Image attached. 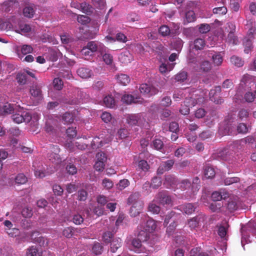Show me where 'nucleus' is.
I'll return each mask as SVG.
<instances>
[{
	"label": "nucleus",
	"instance_id": "1",
	"mask_svg": "<svg viewBox=\"0 0 256 256\" xmlns=\"http://www.w3.org/2000/svg\"><path fill=\"white\" fill-rule=\"evenodd\" d=\"M128 204L132 205L129 212L132 217L134 218L139 216L143 210L144 203L140 198V194L138 192L130 195L128 199Z\"/></svg>",
	"mask_w": 256,
	"mask_h": 256
},
{
	"label": "nucleus",
	"instance_id": "2",
	"mask_svg": "<svg viewBox=\"0 0 256 256\" xmlns=\"http://www.w3.org/2000/svg\"><path fill=\"white\" fill-rule=\"evenodd\" d=\"M240 86L246 90H252L256 88L254 78L248 74L244 76L240 81Z\"/></svg>",
	"mask_w": 256,
	"mask_h": 256
},
{
	"label": "nucleus",
	"instance_id": "3",
	"mask_svg": "<svg viewBox=\"0 0 256 256\" xmlns=\"http://www.w3.org/2000/svg\"><path fill=\"white\" fill-rule=\"evenodd\" d=\"M154 201L160 204H169L172 202L170 196L168 194L167 192L162 191L159 192L156 196Z\"/></svg>",
	"mask_w": 256,
	"mask_h": 256
},
{
	"label": "nucleus",
	"instance_id": "4",
	"mask_svg": "<svg viewBox=\"0 0 256 256\" xmlns=\"http://www.w3.org/2000/svg\"><path fill=\"white\" fill-rule=\"evenodd\" d=\"M139 90L140 93L148 96L155 95L158 92V88L154 86L148 85L146 84H140L139 88Z\"/></svg>",
	"mask_w": 256,
	"mask_h": 256
},
{
	"label": "nucleus",
	"instance_id": "5",
	"mask_svg": "<svg viewBox=\"0 0 256 256\" xmlns=\"http://www.w3.org/2000/svg\"><path fill=\"white\" fill-rule=\"evenodd\" d=\"M13 120L17 123L20 124L22 122H28L32 120V116L30 113L24 112L20 114H15L12 116Z\"/></svg>",
	"mask_w": 256,
	"mask_h": 256
},
{
	"label": "nucleus",
	"instance_id": "6",
	"mask_svg": "<svg viewBox=\"0 0 256 256\" xmlns=\"http://www.w3.org/2000/svg\"><path fill=\"white\" fill-rule=\"evenodd\" d=\"M221 92V87L220 86H216L214 89H212L209 92L210 99L216 104H221L224 102L223 99L220 98H216V96Z\"/></svg>",
	"mask_w": 256,
	"mask_h": 256
},
{
	"label": "nucleus",
	"instance_id": "7",
	"mask_svg": "<svg viewBox=\"0 0 256 256\" xmlns=\"http://www.w3.org/2000/svg\"><path fill=\"white\" fill-rule=\"evenodd\" d=\"M205 218V216L199 214L190 220L188 222V224L191 229H194L199 226L200 222H203Z\"/></svg>",
	"mask_w": 256,
	"mask_h": 256
},
{
	"label": "nucleus",
	"instance_id": "8",
	"mask_svg": "<svg viewBox=\"0 0 256 256\" xmlns=\"http://www.w3.org/2000/svg\"><path fill=\"white\" fill-rule=\"evenodd\" d=\"M122 100L126 104H130L132 103H142V98L140 97L134 98L133 96L128 94H124L122 98Z\"/></svg>",
	"mask_w": 256,
	"mask_h": 256
},
{
	"label": "nucleus",
	"instance_id": "9",
	"mask_svg": "<svg viewBox=\"0 0 256 256\" xmlns=\"http://www.w3.org/2000/svg\"><path fill=\"white\" fill-rule=\"evenodd\" d=\"M30 92L31 96L36 100H40L42 98L41 88L38 85L32 86L30 90Z\"/></svg>",
	"mask_w": 256,
	"mask_h": 256
},
{
	"label": "nucleus",
	"instance_id": "10",
	"mask_svg": "<svg viewBox=\"0 0 256 256\" xmlns=\"http://www.w3.org/2000/svg\"><path fill=\"white\" fill-rule=\"evenodd\" d=\"M139 230L138 237L143 242H146L150 238V232H148L146 229L143 228V226L140 225L138 227Z\"/></svg>",
	"mask_w": 256,
	"mask_h": 256
},
{
	"label": "nucleus",
	"instance_id": "11",
	"mask_svg": "<svg viewBox=\"0 0 256 256\" xmlns=\"http://www.w3.org/2000/svg\"><path fill=\"white\" fill-rule=\"evenodd\" d=\"M200 99H203V98L198 99H196L192 97L186 98L182 104L184 106H186L190 108L196 106L198 102H200Z\"/></svg>",
	"mask_w": 256,
	"mask_h": 256
},
{
	"label": "nucleus",
	"instance_id": "12",
	"mask_svg": "<svg viewBox=\"0 0 256 256\" xmlns=\"http://www.w3.org/2000/svg\"><path fill=\"white\" fill-rule=\"evenodd\" d=\"M156 228V222L152 218H148L144 226H143L144 229H146L148 232H150L151 233L155 230Z\"/></svg>",
	"mask_w": 256,
	"mask_h": 256
},
{
	"label": "nucleus",
	"instance_id": "13",
	"mask_svg": "<svg viewBox=\"0 0 256 256\" xmlns=\"http://www.w3.org/2000/svg\"><path fill=\"white\" fill-rule=\"evenodd\" d=\"M78 74L82 78H88L91 76V70L86 68H80L77 70Z\"/></svg>",
	"mask_w": 256,
	"mask_h": 256
},
{
	"label": "nucleus",
	"instance_id": "14",
	"mask_svg": "<svg viewBox=\"0 0 256 256\" xmlns=\"http://www.w3.org/2000/svg\"><path fill=\"white\" fill-rule=\"evenodd\" d=\"M14 110V106L10 104L6 103L0 108V114L2 115L10 114Z\"/></svg>",
	"mask_w": 256,
	"mask_h": 256
},
{
	"label": "nucleus",
	"instance_id": "15",
	"mask_svg": "<svg viewBox=\"0 0 256 256\" xmlns=\"http://www.w3.org/2000/svg\"><path fill=\"white\" fill-rule=\"evenodd\" d=\"M140 118L141 115L139 114H130L128 116L126 120L129 124L134 126L137 124Z\"/></svg>",
	"mask_w": 256,
	"mask_h": 256
},
{
	"label": "nucleus",
	"instance_id": "16",
	"mask_svg": "<svg viewBox=\"0 0 256 256\" xmlns=\"http://www.w3.org/2000/svg\"><path fill=\"white\" fill-rule=\"evenodd\" d=\"M110 243V251L115 252L121 246L122 240L119 238H114Z\"/></svg>",
	"mask_w": 256,
	"mask_h": 256
},
{
	"label": "nucleus",
	"instance_id": "17",
	"mask_svg": "<svg viewBox=\"0 0 256 256\" xmlns=\"http://www.w3.org/2000/svg\"><path fill=\"white\" fill-rule=\"evenodd\" d=\"M118 59L122 63L128 64L130 62L132 56L128 52H125L120 54Z\"/></svg>",
	"mask_w": 256,
	"mask_h": 256
},
{
	"label": "nucleus",
	"instance_id": "18",
	"mask_svg": "<svg viewBox=\"0 0 256 256\" xmlns=\"http://www.w3.org/2000/svg\"><path fill=\"white\" fill-rule=\"evenodd\" d=\"M26 256H42V252L36 246H32L27 249Z\"/></svg>",
	"mask_w": 256,
	"mask_h": 256
},
{
	"label": "nucleus",
	"instance_id": "19",
	"mask_svg": "<svg viewBox=\"0 0 256 256\" xmlns=\"http://www.w3.org/2000/svg\"><path fill=\"white\" fill-rule=\"evenodd\" d=\"M35 14V10L34 6H28L23 10V14L25 17L32 18Z\"/></svg>",
	"mask_w": 256,
	"mask_h": 256
},
{
	"label": "nucleus",
	"instance_id": "20",
	"mask_svg": "<svg viewBox=\"0 0 256 256\" xmlns=\"http://www.w3.org/2000/svg\"><path fill=\"white\" fill-rule=\"evenodd\" d=\"M116 80L118 83L126 86L130 80V78L127 74H121L116 76Z\"/></svg>",
	"mask_w": 256,
	"mask_h": 256
},
{
	"label": "nucleus",
	"instance_id": "21",
	"mask_svg": "<svg viewBox=\"0 0 256 256\" xmlns=\"http://www.w3.org/2000/svg\"><path fill=\"white\" fill-rule=\"evenodd\" d=\"M204 174L207 178H212L216 174L214 168L210 166H206L204 168Z\"/></svg>",
	"mask_w": 256,
	"mask_h": 256
},
{
	"label": "nucleus",
	"instance_id": "22",
	"mask_svg": "<svg viewBox=\"0 0 256 256\" xmlns=\"http://www.w3.org/2000/svg\"><path fill=\"white\" fill-rule=\"evenodd\" d=\"M49 160L56 164H60L62 162V158L56 152H52L48 156Z\"/></svg>",
	"mask_w": 256,
	"mask_h": 256
},
{
	"label": "nucleus",
	"instance_id": "23",
	"mask_svg": "<svg viewBox=\"0 0 256 256\" xmlns=\"http://www.w3.org/2000/svg\"><path fill=\"white\" fill-rule=\"evenodd\" d=\"M192 183L188 179H184L181 181L180 188L182 190H190L192 192Z\"/></svg>",
	"mask_w": 256,
	"mask_h": 256
},
{
	"label": "nucleus",
	"instance_id": "24",
	"mask_svg": "<svg viewBox=\"0 0 256 256\" xmlns=\"http://www.w3.org/2000/svg\"><path fill=\"white\" fill-rule=\"evenodd\" d=\"M230 61L232 64L238 68L242 66L244 64V62L242 59L236 56H232L230 58Z\"/></svg>",
	"mask_w": 256,
	"mask_h": 256
},
{
	"label": "nucleus",
	"instance_id": "25",
	"mask_svg": "<svg viewBox=\"0 0 256 256\" xmlns=\"http://www.w3.org/2000/svg\"><path fill=\"white\" fill-rule=\"evenodd\" d=\"M194 44L196 50H201L204 47L206 42L204 39L198 38L194 40Z\"/></svg>",
	"mask_w": 256,
	"mask_h": 256
},
{
	"label": "nucleus",
	"instance_id": "26",
	"mask_svg": "<svg viewBox=\"0 0 256 256\" xmlns=\"http://www.w3.org/2000/svg\"><path fill=\"white\" fill-rule=\"evenodd\" d=\"M189 256H208V254L201 250L200 248H195L191 250Z\"/></svg>",
	"mask_w": 256,
	"mask_h": 256
},
{
	"label": "nucleus",
	"instance_id": "27",
	"mask_svg": "<svg viewBox=\"0 0 256 256\" xmlns=\"http://www.w3.org/2000/svg\"><path fill=\"white\" fill-rule=\"evenodd\" d=\"M104 102L108 108H112L115 106L114 99L110 96H106L104 98Z\"/></svg>",
	"mask_w": 256,
	"mask_h": 256
},
{
	"label": "nucleus",
	"instance_id": "28",
	"mask_svg": "<svg viewBox=\"0 0 256 256\" xmlns=\"http://www.w3.org/2000/svg\"><path fill=\"white\" fill-rule=\"evenodd\" d=\"M200 179L198 176L194 177L192 180V192L194 194L200 188Z\"/></svg>",
	"mask_w": 256,
	"mask_h": 256
},
{
	"label": "nucleus",
	"instance_id": "29",
	"mask_svg": "<svg viewBox=\"0 0 256 256\" xmlns=\"http://www.w3.org/2000/svg\"><path fill=\"white\" fill-rule=\"evenodd\" d=\"M180 210H182L184 213L186 214H192L195 210V208L192 204H186L180 206Z\"/></svg>",
	"mask_w": 256,
	"mask_h": 256
},
{
	"label": "nucleus",
	"instance_id": "30",
	"mask_svg": "<svg viewBox=\"0 0 256 256\" xmlns=\"http://www.w3.org/2000/svg\"><path fill=\"white\" fill-rule=\"evenodd\" d=\"M212 59L215 66H220L223 62V56L218 52L214 54L212 56Z\"/></svg>",
	"mask_w": 256,
	"mask_h": 256
},
{
	"label": "nucleus",
	"instance_id": "31",
	"mask_svg": "<svg viewBox=\"0 0 256 256\" xmlns=\"http://www.w3.org/2000/svg\"><path fill=\"white\" fill-rule=\"evenodd\" d=\"M226 42L232 45H236L238 43V38L234 35V32L232 31L228 34Z\"/></svg>",
	"mask_w": 256,
	"mask_h": 256
},
{
	"label": "nucleus",
	"instance_id": "32",
	"mask_svg": "<svg viewBox=\"0 0 256 256\" xmlns=\"http://www.w3.org/2000/svg\"><path fill=\"white\" fill-rule=\"evenodd\" d=\"M156 201L154 200L150 202L148 205V210L154 214H158L160 212V207L156 204Z\"/></svg>",
	"mask_w": 256,
	"mask_h": 256
},
{
	"label": "nucleus",
	"instance_id": "33",
	"mask_svg": "<svg viewBox=\"0 0 256 256\" xmlns=\"http://www.w3.org/2000/svg\"><path fill=\"white\" fill-rule=\"evenodd\" d=\"M15 182L18 184H24L28 182V178L23 174H18L14 178Z\"/></svg>",
	"mask_w": 256,
	"mask_h": 256
},
{
	"label": "nucleus",
	"instance_id": "34",
	"mask_svg": "<svg viewBox=\"0 0 256 256\" xmlns=\"http://www.w3.org/2000/svg\"><path fill=\"white\" fill-rule=\"evenodd\" d=\"M22 216L25 218H30L33 215L32 209L30 207H24L22 212Z\"/></svg>",
	"mask_w": 256,
	"mask_h": 256
},
{
	"label": "nucleus",
	"instance_id": "35",
	"mask_svg": "<svg viewBox=\"0 0 256 256\" xmlns=\"http://www.w3.org/2000/svg\"><path fill=\"white\" fill-rule=\"evenodd\" d=\"M78 6V9H80L82 12L88 14L89 12H91L92 7L90 5L87 4L86 3H82L80 4H76Z\"/></svg>",
	"mask_w": 256,
	"mask_h": 256
},
{
	"label": "nucleus",
	"instance_id": "36",
	"mask_svg": "<svg viewBox=\"0 0 256 256\" xmlns=\"http://www.w3.org/2000/svg\"><path fill=\"white\" fill-rule=\"evenodd\" d=\"M190 162L188 160H184L176 163L175 166L178 170H185L189 167Z\"/></svg>",
	"mask_w": 256,
	"mask_h": 256
},
{
	"label": "nucleus",
	"instance_id": "37",
	"mask_svg": "<svg viewBox=\"0 0 256 256\" xmlns=\"http://www.w3.org/2000/svg\"><path fill=\"white\" fill-rule=\"evenodd\" d=\"M251 38H246L244 40V44L245 46L244 52L246 54H248V52L251 50V48L252 47V42Z\"/></svg>",
	"mask_w": 256,
	"mask_h": 256
},
{
	"label": "nucleus",
	"instance_id": "38",
	"mask_svg": "<svg viewBox=\"0 0 256 256\" xmlns=\"http://www.w3.org/2000/svg\"><path fill=\"white\" fill-rule=\"evenodd\" d=\"M185 17L187 22H192L196 20V16L193 10H189L186 12Z\"/></svg>",
	"mask_w": 256,
	"mask_h": 256
},
{
	"label": "nucleus",
	"instance_id": "39",
	"mask_svg": "<svg viewBox=\"0 0 256 256\" xmlns=\"http://www.w3.org/2000/svg\"><path fill=\"white\" fill-rule=\"evenodd\" d=\"M114 234L110 232H106L103 234L102 240L106 244L110 243L114 238Z\"/></svg>",
	"mask_w": 256,
	"mask_h": 256
},
{
	"label": "nucleus",
	"instance_id": "40",
	"mask_svg": "<svg viewBox=\"0 0 256 256\" xmlns=\"http://www.w3.org/2000/svg\"><path fill=\"white\" fill-rule=\"evenodd\" d=\"M88 196L87 192L84 189L80 190L77 192V199L79 201H85L88 198Z\"/></svg>",
	"mask_w": 256,
	"mask_h": 256
},
{
	"label": "nucleus",
	"instance_id": "41",
	"mask_svg": "<svg viewBox=\"0 0 256 256\" xmlns=\"http://www.w3.org/2000/svg\"><path fill=\"white\" fill-rule=\"evenodd\" d=\"M62 120L64 124H68L73 122L74 118L70 112H66L62 115Z\"/></svg>",
	"mask_w": 256,
	"mask_h": 256
},
{
	"label": "nucleus",
	"instance_id": "42",
	"mask_svg": "<svg viewBox=\"0 0 256 256\" xmlns=\"http://www.w3.org/2000/svg\"><path fill=\"white\" fill-rule=\"evenodd\" d=\"M64 82L62 79L55 78L53 80V86L56 90H61L63 88Z\"/></svg>",
	"mask_w": 256,
	"mask_h": 256
},
{
	"label": "nucleus",
	"instance_id": "43",
	"mask_svg": "<svg viewBox=\"0 0 256 256\" xmlns=\"http://www.w3.org/2000/svg\"><path fill=\"white\" fill-rule=\"evenodd\" d=\"M74 230L72 226H69L64 228L62 231V235L66 238H71L74 236Z\"/></svg>",
	"mask_w": 256,
	"mask_h": 256
},
{
	"label": "nucleus",
	"instance_id": "44",
	"mask_svg": "<svg viewBox=\"0 0 256 256\" xmlns=\"http://www.w3.org/2000/svg\"><path fill=\"white\" fill-rule=\"evenodd\" d=\"M188 74L184 71H182L175 76V80L178 82H183L186 80Z\"/></svg>",
	"mask_w": 256,
	"mask_h": 256
},
{
	"label": "nucleus",
	"instance_id": "45",
	"mask_svg": "<svg viewBox=\"0 0 256 256\" xmlns=\"http://www.w3.org/2000/svg\"><path fill=\"white\" fill-rule=\"evenodd\" d=\"M152 188L154 189H156L160 187L162 184L161 178L160 177L154 176L152 180Z\"/></svg>",
	"mask_w": 256,
	"mask_h": 256
},
{
	"label": "nucleus",
	"instance_id": "46",
	"mask_svg": "<svg viewBox=\"0 0 256 256\" xmlns=\"http://www.w3.org/2000/svg\"><path fill=\"white\" fill-rule=\"evenodd\" d=\"M170 29L169 27L166 25L162 26L158 30L159 33L162 36H168L170 34Z\"/></svg>",
	"mask_w": 256,
	"mask_h": 256
},
{
	"label": "nucleus",
	"instance_id": "47",
	"mask_svg": "<svg viewBox=\"0 0 256 256\" xmlns=\"http://www.w3.org/2000/svg\"><path fill=\"white\" fill-rule=\"evenodd\" d=\"M138 168L144 172H147L150 168L148 162L145 160H140L138 163Z\"/></svg>",
	"mask_w": 256,
	"mask_h": 256
},
{
	"label": "nucleus",
	"instance_id": "48",
	"mask_svg": "<svg viewBox=\"0 0 256 256\" xmlns=\"http://www.w3.org/2000/svg\"><path fill=\"white\" fill-rule=\"evenodd\" d=\"M102 248L103 247L100 243L96 242L92 246V251L94 254L98 255L102 253Z\"/></svg>",
	"mask_w": 256,
	"mask_h": 256
},
{
	"label": "nucleus",
	"instance_id": "49",
	"mask_svg": "<svg viewBox=\"0 0 256 256\" xmlns=\"http://www.w3.org/2000/svg\"><path fill=\"white\" fill-rule=\"evenodd\" d=\"M102 55V59L104 62L108 65L112 64L113 62V56L109 53H104Z\"/></svg>",
	"mask_w": 256,
	"mask_h": 256
},
{
	"label": "nucleus",
	"instance_id": "50",
	"mask_svg": "<svg viewBox=\"0 0 256 256\" xmlns=\"http://www.w3.org/2000/svg\"><path fill=\"white\" fill-rule=\"evenodd\" d=\"M98 42L94 41L89 42L86 47L92 52H94L98 50Z\"/></svg>",
	"mask_w": 256,
	"mask_h": 256
},
{
	"label": "nucleus",
	"instance_id": "51",
	"mask_svg": "<svg viewBox=\"0 0 256 256\" xmlns=\"http://www.w3.org/2000/svg\"><path fill=\"white\" fill-rule=\"evenodd\" d=\"M130 182L128 180L123 179L119 182L118 184H117V188L119 190H122L128 186Z\"/></svg>",
	"mask_w": 256,
	"mask_h": 256
},
{
	"label": "nucleus",
	"instance_id": "52",
	"mask_svg": "<svg viewBox=\"0 0 256 256\" xmlns=\"http://www.w3.org/2000/svg\"><path fill=\"white\" fill-rule=\"evenodd\" d=\"M102 185L104 188L110 190L112 188L114 184L112 180L108 178H105L102 180Z\"/></svg>",
	"mask_w": 256,
	"mask_h": 256
},
{
	"label": "nucleus",
	"instance_id": "53",
	"mask_svg": "<svg viewBox=\"0 0 256 256\" xmlns=\"http://www.w3.org/2000/svg\"><path fill=\"white\" fill-rule=\"evenodd\" d=\"M172 104V100L170 96H166L164 97L160 103L161 106L164 107H168Z\"/></svg>",
	"mask_w": 256,
	"mask_h": 256
},
{
	"label": "nucleus",
	"instance_id": "54",
	"mask_svg": "<svg viewBox=\"0 0 256 256\" xmlns=\"http://www.w3.org/2000/svg\"><path fill=\"white\" fill-rule=\"evenodd\" d=\"M227 8L225 6H220L215 8L213 9V12L214 14H218L219 15H223L226 13Z\"/></svg>",
	"mask_w": 256,
	"mask_h": 256
},
{
	"label": "nucleus",
	"instance_id": "55",
	"mask_svg": "<svg viewBox=\"0 0 256 256\" xmlns=\"http://www.w3.org/2000/svg\"><path fill=\"white\" fill-rule=\"evenodd\" d=\"M97 202L102 206H104L109 200V198L104 195H99L96 198Z\"/></svg>",
	"mask_w": 256,
	"mask_h": 256
},
{
	"label": "nucleus",
	"instance_id": "56",
	"mask_svg": "<svg viewBox=\"0 0 256 256\" xmlns=\"http://www.w3.org/2000/svg\"><path fill=\"white\" fill-rule=\"evenodd\" d=\"M32 50L33 48L30 45L24 44L21 48V52L24 55L31 53Z\"/></svg>",
	"mask_w": 256,
	"mask_h": 256
},
{
	"label": "nucleus",
	"instance_id": "57",
	"mask_svg": "<svg viewBox=\"0 0 256 256\" xmlns=\"http://www.w3.org/2000/svg\"><path fill=\"white\" fill-rule=\"evenodd\" d=\"M77 20L82 24H86L90 22V18L86 16L79 15L78 16Z\"/></svg>",
	"mask_w": 256,
	"mask_h": 256
},
{
	"label": "nucleus",
	"instance_id": "58",
	"mask_svg": "<svg viewBox=\"0 0 256 256\" xmlns=\"http://www.w3.org/2000/svg\"><path fill=\"white\" fill-rule=\"evenodd\" d=\"M66 170L68 174L72 175L75 174L77 172V168L76 166L74 164H70L66 166Z\"/></svg>",
	"mask_w": 256,
	"mask_h": 256
},
{
	"label": "nucleus",
	"instance_id": "59",
	"mask_svg": "<svg viewBox=\"0 0 256 256\" xmlns=\"http://www.w3.org/2000/svg\"><path fill=\"white\" fill-rule=\"evenodd\" d=\"M237 130L238 133L246 134L248 132V128L244 123H240L237 126Z\"/></svg>",
	"mask_w": 256,
	"mask_h": 256
},
{
	"label": "nucleus",
	"instance_id": "60",
	"mask_svg": "<svg viewBox=\"0 0 256 256\" xmlns=\"http://www.w3.org/2000/svg\"><path fill=\"white\" fill-rule=\"evenodd\" d=\"M164 168L168 171L170 170L174 164V160H169L166 162H163L161 163Z\"/></svg>",
	"mask_w": 256,
	"mask_h": 256
},
{
	"label": "nucleus",
	"instance_id": "61",
	"mask_svg": "<svg viewBox=\"0 0 256 256\" xmlns=\"http://www.w3.org/2000/svg\"><path fill=\"white\" fill-rule=\"evenodd\" d=\"M105 163L100 162V160H97L94 165V168L98 172H102L104 169Z\"/></svg>",
	"mask_w": 256,
	"mask_h": 256
},
{
	"label": "nucleus",
	"instance_id": "62",
	"mask_svg": "<svg viewBox=\"0 0 256 256\" xmlns=\"http://www.w3.org/2000/svg\"><path fill=\"white\" fill-rule=\"evenodd\" d=\"M210 27L208 24H201L199 26V31L202 34H206L210 30Z\"/></svg>",
	"mask_w": 256,
	"mask_h": 256
},
{
	"label": "nucleus",
	"instance_id": "63",
	"mask_svg": "<svg viewBox=\"0 0 256 256\" xmlns=\"http://www.w3.org/2000/svg\"><path fill=\"white\" fill-rule=\"evenodd\" d=\"M52 190L54 194L57 196H61L64 192L62 188L58 184L54 185Z\"/></svg>",
	"mask_w": 256,
	"mask_h": 256
},
{
	"label": "nucleus",
	"instance_id": "64",
	"mask_svg": "<svg viewBox=\"0 0 256 256\" xmlns=\"http://www.w3.org/2000/svg\"><path fill=\"white\" fill-rule=\"evenodd\" d=\"M18 82L22 84H24L26 82L27 76L25 74H18L16 76Z\"/></svg>",
	"mask_w": 256,
	"mask_h": 256
}]
</instances>
